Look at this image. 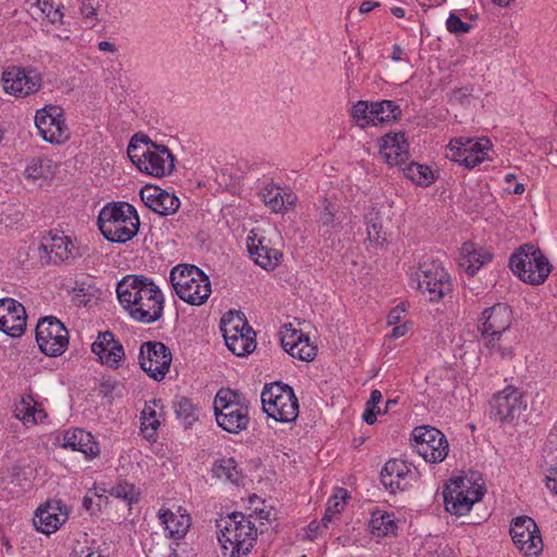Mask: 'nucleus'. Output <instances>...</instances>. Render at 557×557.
<instances>
[{
    "label": "nucleus",
    "instance_id": "052dcab7",
    "mask_svg": "<svg viewBox=\"0 0 557 557\" xmlns=\"http://www.w3.org/2000/svg\"><path fill=\"white\" fill-rule=\"evenodd\" d=\"M382 401V393L379 389H373L371 392L370 398L367 401L371 407H377V405Z\"/></svg>",
    "mask_w": 557,
    "mask_h": 557
},
{
    "label": "nucleus",
    "instance_id": "774afa93",
    "mask_svg": "<svg viewBox=\"0 0 557 557\" xmlns=\"http://www.w3.org/2000/svg\"><path fill=\"white\" fill-rule=\"evenodd\" d=\"M549 440L552 443L557 445V421H556V424L554 425L553 430L549 433Z\"/></svg>",
    "mask_w": 557,
    "mask_h": 557
},
{
    "label": "nucleus",
    "instance_id": "f8f14e48",
    "mask_svg": "<svg viewBox=\"0 0 557 557\" xmlns=\"http://www.w3.org/2000/svg\"><path fill=\"white\" fill-rule=\"evenodd\" d=\"M418 288L430 301H438L451 292V281L436 262H424L417 272Z\"/></svg>",
    "mask_w": 557,
    "mask_h": 557
},
{
    "label": "nucleus",
    "instance_id": "bb28decb",
    "mask_svg": "<svg viewBox=\"0 0 557 557\" xmlns=\"http://www.w3.org/2000/svg\"><path fill=\"white\" fill-rule=\"evenodd\" d=\"M281 344L288 355L301 361H311L317 355V347L310 344L309 337L296 329L285 327Z\"/></svg>",
    "mask_w": 557,
    "mask_h": 557
},
{
    "label": "nucleus",
    "instance_id": "69168bd1",
    "mask_svg": "<svg viewBox=\"0 0 557 557\" xmlns=\"http://www.w3.org/2000/svg\"><path fill=\"white\" fill-rule=\"evenodd\" d=\"M417 1L424 9H430V8H433V7H438L443 2H445V0H417Z\"/></svg>",
    "mask_w": 557,
    "mask_h": 557
},
{
    "label": "nucleus",
    "instance_id": "3c124183",
    "mask_svg": "<svg viewBox=\"0 0 557 557\" xmlns=\"http://www.w3.org/2000/svg\"><path fill=\"white\" fill-rule=\"evenodd\" d=\"M347 491L343 487H337L334 494L329 498L326 505L335 512H341L346 506Z\"/></svg>",
    "mask_w": 557,
    "mask_h": 557
},
{
    "label": "nucleus",
    "instance_id": "9d476101",
    "mask_svg": "<svg viewBox=\"0 0 557 557\" xmlns=\"http://www.w3.org/2000/svg\"><path fill=\"white\" fill-rule=\"evenodd\" d=\"M416 451L429 463H440L449 451L446 436L436 428L430 425L417 426L412 431Z\"/></svg>",
    "mask_w": 557,
    "mask_h": 557
},
{
    "label": "nucleus",
    "instance_id": "58836bf2",
    "mask_svg": "<svg viewBox=\"0 0 557 557\" xmlns=\"http://www.w3.org/2000/svg\"><path fill=\"white\" fill-rule=\"evenodd\" d=\"M212 471L219 479H224L233 484H239L242 481V473L237 469L234 458H222L215 461Z\"/></svg>",
    "mask_w": 557,
    "mask_h": 557
},
{
    "label": "nucleus",
    "instance_id": "39448f33",
    "mask_svg": "<svg viewBox=\"0 0 557 557\" xmlns=\"http://www.w3.org/2000/svg\"><path fill=\"white\" fill-rule=\"evenodd\" d=\"M170 282L177 297L191 306L205 304L211 294L208 275L193 264L175 265L171 270Z\"/></svg>",
    "mask_w": 557,
    "mask_h": 557
},
{
    "label": "nucleus",
    "instance_id": "423d86ee",
    "mask_svg": "<svg viewBox=\"0 0 557 557\" xmlns=\"http://www.w3.org/2000/svg\"><path fill=\"white\" fill-rule=\"evenodd\" d=\"M509 267L515 275L530 285H541L552 271L548 259L533 244L520 246L510 257Z\"/></svg>",
    "mask_w": 557,
    "mask_h": 557
},
{
    "label": "nucleus",
    "instance_id": "cd10ccee",
    "mask_svg": "<svg viewBox=\"0 0 557 557\" xmlns=\"http://www.w3.org/2000/svg\"><path fill=\"white\" fill-rule=\"evenodd\" d=\"M158 518L160 523L164 527L166 536L174 540L183 539L191 525L190 516L187 510L181 506L176 508V511L164 507L160 508Z\"/></svg>",
    "mask_w": 557,
    "mask_h": 557
},
{
    "label": "nucleus",
    "instance_id": "c03bdc74",
    "mask_svg": "<svg viewBox=\"0 0 557 557\" xmlns=\"http://www.w3.org/2000/svg\"><path fill=\"white\" fill-rule=\"evenodd\" d=\"M483 347L487 350V354L490 356H495L500 359H507L512 357V349L511 347L503 346L500 344V337L502 336H492V335H485L481 336Z\"/></svg>",
    "mask_w": 557,
    "mask_h": 557
},
{
    "label": "nucleus",
    "instance_id": "1a4fd4ad",
    "mask_svg": "<svg viewBox=\"0 0 557 557\" xmlns=\"http://www.w3.org/2000/svg\"><path fill=\"white\" fill-rule=\"evenodd\" d=\"M484 492L481 484L465 478L454 479L443 492L445 509L451 515L465 516L482 499Z\"/></svg>",
    "mask_w": 557,
    "mask_h": 557
},
{
    "label": "nucleus",
    "instance_id": "680f3d73",
    "mask_svg": "<svg viewBox=\"0 0 557 557\" xmlns=\"http://www.w3.org/2000/svg\"><path fill=\"white\" fill-rule=\"evenodd\" d=\"M391 58L393 61H396V62L403 61L404 60V49L399 45H394Z\"/></svg>",
    "mask_w": 557,
    "mask_h": 557
},
{
    "label": "nucleus",
    "instance_id": "4be33fe9",
    "mask_svg": "<svg viewBox=\"0 0 557 557\" xmlns=\"http://www.w3.org/2000/svg\"><path fill=\"white\" fill-rule=\"evenodd\" d=\"M24 306L13 298L0 299V331L11 337H20L26 329Z\"/></svg>",
    "mask_w": 557,
    "mask_h": 557
},
{
    "label": "nucleus",
    "instance_id": "dca6fc26",
    "mask_svg": "<svg viewBox=\"0 0 557 557\" xmlns=\"http://www.w3.org/2000/svg\"><path fill=\"white\" fill-rule=\"evenodd\" d=\"M140 368L153 380L161 381L170 370L171 350L161 342L144 343L139 350Z\"/></svg>",
    "mask_w": 557,
    "mask_h": 557
},
{
    "label": "nucleus",
    "instance_id": "6e6552de",
    "mask_svg": "<svg viewBox=\"0 0 557 557\" xmlns=\"http://www.w3.org/2000/svg\"><path fill=\"white\" fill-rule=\"evenodd\" d=\"M221 332L227 348L234 355L244 357L255 350V333L239 312L230 311L222 317Z\"/></svg>",
    "mask_w": 557,
    "mask_h": 557
},
{
    "label": "nucleus",
    "instance_id": "49530a36",
    "mask_svg": "<svg viewBox=\"0 0 557 557\" xmlns=\"http://www.w3.org/2000/svg\"><path fill=\"white\" fill-rule=\"evenodd\" d=\"M159 425L160 421L157 418L156 410L150 405H146L141 412V432L145 437L152 438Z\"/></svg>",
    "mask_w": 557,
    "mask_h": 557
},
{
    "label": "nucleus",
    "instance_id": "b1692460",
    "mask_svg": "<svg viewBox=\"0 0 557 557\" xmlns=\"http://www.w3.org/2000/svg\"><path fill=\"white\" fill-rule=\"evenodd\" d=\"M91 351L102 364L111 369H119L125 358L123 345L109 331L99 333L91 345Z\"/></svg>",
    "mask_w": 557,
    "mask_h": 557
},
{
    "label": "nucleus",
    "instance_id": "37998d69",
    "mask_svg": "<svg viewBox=\"0 0 557 557\" xmlns=\"http://www.w3.org/2000/svg\"><path fill=\"white\" fill-rule=\"evenodd\" d=\"M51 161L49 159L34 158L32 159L24 174L27 180L37 181L39 178H46L51 173Z\"/></svg>",
    "mask_w": 557,
    "mask_h": 557
},
{
    "label": "nucleus",
    "instance_id": "473e14b6",
    "mask_svg": "<svg viewBox=\"0 0 557 557\" xmlns=\"http://www.w3.org/2000/svg\"><path fill=\"white\" fill-rule=\"evenodd\" d=\"M492 255L482 248L475 249L473 244L465 243L460 250V265L469 275H474L480 268L490 262Z\"/></svg>",
    "mask_w": 557,
    "mask_h": 557
},
{
    "label": "nucleus",
    "instance_id": "f3484780",
    "mask_svg": "<svg viewBox=\"0 0 557 557\" xmlns=\"http://www.w3.org/2000/svg\"><path fill=\"white\" fill-rule=\"evenodd\" d=\"M515 546L528 557L537 556L543 549V541L535 521L528 517H517L510 525Z\"/></svg>",
    "mask_w": 557,
    "mask_h": 557
},
{
    "label": "nucleus",
    "instance_id": "2eb2a0df",
    "mask_svg": "<svg viewBox=\"0 0 557 557\" xmlns=\"http://www.w3.org/2000/svg\"><path fill=\"white\" fill-rule=\"evenodd\" d=\"M451 159L455 162L473 169L488 159V152L492 149L490 139L482 137L476 140L471 138H454L449 143Z\"/></svg>",
    "mask_w": 557,
    "mask_h": 557
},
{
    "label": "nucleus",
    "instance_id": "0eeeda50",
    "mask_svg": "<svg viewBox=\"0 0 557 557\" xmlns=\"http://www.w3.org/2000/svg\"><path fill=\"white\" fill-rule=\"evenodd\" d=\"M261 403L268 417L275 421L288 423L298 417V399L287 384L275 382L267 385L261 393Z\"/></svg>",
    "mask_w": 557,
    "mask_h": 557
},
{
    "label": "nucleus",
    "instance_id": "393cba45",
    "mask_svg": "<svg viewBox=\"0 0 557 557\" xmlns=\"http://www.w3.org/2000/svg\"><path fill=\"white\" fill-rule=\"evenodd\" d=\"M380 154L391 166L401 168L409 160V143L405 133H388L381 138Z\"/></svg>",
    "mask_w": 557,
    "mask_h": 557
},
{
    "label": "nucleus",
    "instance_id": "f257e3e1",
    "mask_svg": "<svg viewBox=\"0 0 557 557\" xmlns=\"http://www.w3.org/2000/svg\"><path fill=\"white\" fill-rule=\"evenodd\" d=\"M122 308L136 322L151 324L160 320L164 310V296L154 281L145 275H125L116 285Z\"/></svg>",
    "mask_w": 557,
    "mask_h": 557
},
{
    "label": "nucleus",
    "instance_id": "c756f323",
    "mask_svg": "<svg viewBox=\"0 0 557 557\" xmlns=\"http://www.w3.org/2000/svg\"><path fill=\"white\" fill-rule=\"evenodd\" d=\"M216 423L228 433L238 434L249 424L248 407L245 404L230 406L223 410L214 411Z\"/></svg>",
    "mask_w": 557,
    "mask_h": 557
},
{
    "label": "nucleus",
    "instance_id": "de8ad7c7",
    "mask_svg": "<svg viewBox=\"0 0 557 557\" xmlns=\"http://www.w3.org/2000/svg\"><path fill=\"white\" fill-rule=\"evenodd\" d=\"M109 493L111 496L120 498L129 505L138 500V492L135 485L125 481L113 485Z\"/></svg>",
    "mask_w": 557,
    "mask_h": 557
},
{
    "label": "nucleus",
    "instance_id": "4d7b16f0",
    "mask_svg": "<svg viewBox=\"0 0 557 557\" xmlns=\"http://www.w3.org/2000/svg\"><path fill=\"white\" fill-rule=\"evenodd\" d=\"M409 331V326L407 323H403V324H396L391 334H389V337L393 338V339H396V338H400L403 336H405L407 334V332Z\"/></svg>",
    "mask_w": 557,
    "mask_h": 557
},
{
    "label": "nucleus",
    "instance_id": "864d4df0",
    "mask_svg": "<svg viewBox=\"0 0 557 557\" xmlns=\"http://www.w3.org/2000/svg\"><path fill=\"white\" fill-rule=\"evenodd\" d=\"M404 312H405V307L403 304L396 306L395 308H393L389 311V313L387 315V323L389 325H396V324L400 323Z\"/></svg>",
    "mask_w": 557,
    "mask_h": 557
},
{
    "label": "nucleus",
    "instance_id": "a18cd8bd",
    "mask_svg": "<svg viewBox=\"0 0 557 557\" xmlns=\"http://www.w3.org/2000/svg\"><path fill=\"white\" fill-rule=\"evenodd\" d=\"M244 404L239 393L230 388H221L214 398V411L223 410L230 406H237Z\"/></svg>",
    "mask_w": 557,
    "mask_h": 557
},
{
    "label": "nucleus",
    "instance_id": "4c0bfd02",
    "mask_svg": "<svg viewBox=\"0 0 557 557\" xmlns=\"http://www.w3.org/2000/svg\"><path fill=\"white\" fill-rule=\"evenodd\" d=\"M34 524L41 533L50 534L59 528L61 520L60 517L52 511L51 506L47 505L45 508L40 507L36 510Z\"/></svg>",
    "mask_w": 557,
    "mask_h": 557
},
{
    "label": "nucleus",
    "instance_id": "9b49d317",
    "mask_svg": "<svg viewBox=\"0 0 557 557\" xmlns=\"http://www.w3.org/2000/svg\"><path fill=\"white\" fill-rule=\"evenodd\" d=\"M36 342L46 356L58 357L69 346V331L57 318H42L36 326Z\"/></svg>",
    "mask_w": 557,
    "mask_h": 557
},
{
    "label": "nucleus",
    "instance_id": "20e7f679",
    "mask_svg": "<svg viewBox=\"0 0 557 557\" xmlns=\"http://www.w3.org/2000/svg\"><path fill=\"white\" fill-rule=\"evenodd\" d=\"M97 225L107 240L124 244L137 235L139 216L128 202H109L100 210Z\"/></svg>",
    "mask_w": 557,
    "mask_h": 557
},
{
    "label": "nucleus",
    "instance_id": "a19ab883",
    "mask_svg": "<svg viewBox=\"0 0 557 557\" xmlns=\"http://www.w3.org/2000/svg\"><path fill=\"white\" fill-rule=\"evenodd\" d=\"M372 101L359 100L350 110V116L362 128L373 126Z\"/></svg>",
    "mask_w": 557,
    "mask_h": 557
},
{
    "label": "nucleus",
    "instance_id": "6ab92c4d",
    "mask_svg": "<svg viewBox=\"0 0 557 557\" xmlns=\"http://www.w3.org/2000/svg\"><path fill=\"white\" fill-rule=\"evenodd\" d=\"M2 83L5 92L15 97H26L41 86V79L36 73L16 66L3 72Z\"/></svg>",
    "mask_w": 557,
    "mask_h": 557
},
{
    "label": "nucleus",
    "instance_id": "5701e85b",
    "mask_svg": "<svg viewBox=\"0 0 557 557\" xmlns=\"http://www.w3.org/2000/svg\"><path fill=\"white\" fill-rule=\"evenodd\" d=\"M414 478L416 473L401 459H389L380 474L381 483L393 494L408 490Z\"/></svg>",
    "mask_w": 557,
    "mask_h": 557
},
{
    "label": "nucleus",
    "instance_id": "4468645a",
    "mask_svg": "<svg viewBox=\"0 0 557 557\" xmlns=\"http://www.w3.org/2000/svg\"><path fill=\"white\" fill-rule=\"evenodd\" d=\"M491 416L502 423H512L527 409V399L516 387L507 386L491 399Z\"/></svg>",
    "mask_w": 557,
    "mask_h": 557
},
{
    "label": "nucleus",
    "instance_id": "f03ea898",
    "mask_svg": "<svg viewBox=\"0 0 557 557\" xmlns=\"http://www.w3.org/2000/svg\"><path fill=\"white\" fill-rule=\"evenodd\" d=\"M218 541L223 557L247 556L256 541L257 528L243 512L234 511L216 521Z\"/></svg>",
    "mask_w": 557,
    "mask_h": 557
},
{
    "label": "nucleus",
    "instance_id": "5fc2aeb1",
    "mask_svg": "<svg viewBox=\"0 0 557 557\" xmlns=\"http://www.w3.org/2000/svg\"><path fill=\"white\" fill-rule=\"evenodd\" d=\"M382 411H381V408L377 406V407H371L369 404H366V410L363 412V420L372 425L375 423L376 421V417L377 414H381Z\"/></svg>",
    "mask_w": 557,
    "mask_h": 557
},
{
    "label": "nucleus",
    "instance_id": "603ef678",
    "mask_svg": "<svg viewBox=\"0 0 557 557\" xmlns=\"http://www.w3.org/2000/svg\"><path fill=\"white\" fill-rule=\"evenodd\" d=\"M382 226L380 223L368 221L367 222V235L368 239L376 246L382 245L385 242V237L381 234Z\"/></svg>",
    "mask_w": 557,
    "mask_h": 557
},
{
    "label": "nucleus",
    "instance_id": "e433bc0d",
    "mask_svg": "<svg viewBox=\"0 0 557 557\" xmlns=\"http://www.w3.org/2000/svg\"><path fill=\"white\" fill-rule=\"evenodd\" d=\"M400 169L408 180L419 186H429L435 181L433 171L425 164L407 161Z\"/></svg>",
    "mask_w": 557,
    "mask_h": 557
},
{
    "label": "nucleus",
    "instance_id": "f704fd0d",
    "mask_svg": "<svg viewBox=\"0 0 557 557\" xmlns=\"http://www.w3.org/2000/svg\"><path fill=\"white\" fill-rule=\"evenodd\" d=\"M16 417L25 424L42 422L47 414L40 404L34 400L32 396L23 397L16 407Z\"/></svg>",
    "mask_w": 557,
    "mask_h": 557
},
{
    "label": "nucleus",
    "instance_id": "412c9836",
    "mask_svg": "<svg viewBox=\"0 0 557 557\" xmlns=\"http://www.w3.org/2000/svg\"><path fill=\"white\" fill-rule=\"evenodd\" d=\"M512 323V311L505 304L486 308L479 319L478 331L481 336H502Z\"/></svg>",
    "mask_w": 557,
    "mask_h": 557
},
{
    "label": "nucleus",
    "instance_id": "ddd939ff",
    "mask_svg": "<svg viewBox=\"0 0 557 557\" xmlns=\"http://www.w3.org/2000/svg\"><path fill=\"white\" fill-rule=\"evenodd\" d=\"M35 124L39 135L47 143L60 145L70 138V129L65 123L62 108L46 106L35 115Z\"/></svg>",
    "mask_w": 557,
    "mask_h": 557
},
{
    "label": "nucleus",
    "instance_id": "338daca9",
    "mask_svg": "<svg viewBox=\"0 0 557 557\" xmlns=\"http://www.w3.org/2000/svg\"><path fill=\"white\" fill-rule=\"evenodd\" d=\"M391 12H392V14H393L394 16H396V17H398V18H403V17H405V15H406V11H405V9H404V8H401V7H393V8L391 9Z\"/></svg>",
    "mask_w": 557,
    "mask_h": 557
},
{
    "label": "nucleus",
    "instance_id": "aec40b11",
    "mask_svg": "<svg viewBox=\"0 0 557 557\" xmlns=\"http://www.w3.org/2000/svg\"><path fill=\"white\" fill-rule=\"evenodd\" d=\"M247 249L255 263L267 271L274 270L283 258V253L272 247L271 240L255 230L250 231L247 237Z\"/></svg>",
    "mask_w": 557,
    "mask_h": 557
},
{
    "label": "nucleus",
    "instance_id": "2f4dec72",
    "mask_svg": "<svg viewBox=\"0 0 557 557\" xmlns=\"http://www.w3.org/2000/svg\"><path fill=\"white\" fill-rule=\"evenodd\" d=\"M318 223L322 227L338 228L346 218L345 209L333 198L324 197L315 205Z\"/></svg>",
    "mask_w": 557,
    "mask_h": 557
},
{
    "label": "nucleus",
    "instance_id": "a211bd4d",
    "mask_svg": "<svg viewBox=\"0 0 557 557\" xmlns=\"http://www.w3.org/2000/svg\"><path fill=\"white\" fill-rule=\"evenodd\" d=\"M39 249L42 250L49 262L59 264L73 261L82 256L79 247L62 231H49L42 236Z\"/></svg>",
    "mask_w": 557,
    "mask_h": 557
},
{
    "label": "nucleus",
    "instance_id": "79ce46f5",
    "mask_svg": "<svg viewBox=\"0 0 557 557\" xmlns=\"http://www.w3.org/2000/svg\"><path fill=\"white\" fill-rule=\"evenodd\" d=\"M174 410L177 418L185 424V428L190 426L197 420V409L187 397L177 398L174 403Z\"/></svg>",
    "mask_w": 557,
    "mask_h": 557
},
{
    "label": "nucleus",
    "instance_id": "0e129e2a",
    "mask_svg": "<svg viewBox=\"0 0 557 557\" xmlns=\"http://www.w3.org/2000/svg\"><path fill=\"white\" fill-rule=\"evenodd\" d=\"M379 2H374V1H363L361 4H360V8H359V11L360 13H369L371 12L374 8L379 7Z\"/></svg>",
    "mask_w": 557,
    "mask_h": 557
},
{
    "label": "nucleus",
    "instance_id": "09e8293b",
    "mask_svg": "<svg viewBox=\"0 0 557 557\" xmlns=\"http://www.w3.org/2000/svg\"><path fill=\"white\" fill-rule=\"evenodd\" d=\"M32 4L37 7L41 13L49 20L50 23H63V12L61 11V7H54L51 0H30Z\"/></svg>",
    "mask_w": 557,
    "mask_h": 557
},
{
    "label": "nucleus",
    "instance_id": "ea45409f",
    "mask_svg": "<svg viewBox=\"0 0 557 557\" xmlns=\"http://www.w3.org/2000/svg\"><path fill=\"white\" fill-rule=\"evenodd\" d=\"M79 13L87 27L94 28L99 22V14L104 7V0H79Z\"/></svg>",
    "mask_w": 557,
    "mask_h": 557
},
{
    "label": "nucleus",
    "instance_id": "6e6d98bb",
    "mask_svg": "<svg viewBox=\"0 0 557 557\" xmlns=\"http://www.w3.org/2000/svg\"><path fill=\"white\" fill-rule=\"evenodd\" d=\"M546 486L557 495V468H553L546 475Z\"/></svg>",
    "mask_w": 557,
    "mask_h": 557
},
{
    "label": "nucleus",
    "instance_id": "8fccbe9b",
    "mask_svg": "<svg viewBox=\"0 0 557 557\" xmlns=\"http://www.w3.org/2000/svg\"><path fill=\"white\" fill-rule=\"evenodd\" d=\"M446 28L451 34L460 35L469 33L471 25L462 22L457 14L450 13L446 20Z\"/></svg>",
    "mask_w": 557,
    "mask_h": 557
},
{
    "label": "nucleus",
    "instance_id": "13d9d810",
    "mask_svg": "<svg viewBox=\"0 0 557 557\" xmlns=\"http://www.w3.org/2000/svg\"><path fill=\"white\" fill-rule=\"evenodd\" d=\"M75 557H103L98 549L90 547L82 548L79 552L73 554Z\"/></svg>",
    "mask_w": 557,
    "mask_h": 557
},
{
    "label": "nucleus",
    "instance_id": "7c9ffc66",
    "mask_svg": "<svg viewBox=\"0 0 557 557\" xmlns=\"http://www.w3.org/2000/svg\"><path fill=\"white\" fill-rule=\"evenodd\" d=\"M260 196L265 206L275 213H285L297 200L293 191L273 183L265 184L260 191Z\"/></svg>",
    "mask_w": 557,
    "mask_h": 557
},
{
    "label": "nucleus",
    "instance_id": "72a5a7b5",
    "mask_svg": "<svg viewBox=\"0 0 557 557\" xmlns=\"http://www.w3.org/2000/svg\"><path fill=\"white\" fill-rule=\"evenodd\" d=\"M369 528L373 536L384 537L388 535H395L398 525L394 513L383 510H375L372 512Z\"/></svg>",
    "mask_w": 557,
    "mask_h": 557
},
{
    "label": "nucleus",
    "instance_id": "c9c22d12",
    "mask_svg": "<svg viewBox=\"0 0 557 557\" xmlns=\"http://www.w3.org/2000/svg\"><path fill=\"white\" fill-rule=\"evenodd\" d=\"M373 126L397 120L401 115V109L392 100L372 101Z\"/></svg>",
    "mask_w": 557,
    "mask_h": 557
},
{
    "label": "nucleus",
    "instance_id": "bf43d9fd",
    "mask_svg": "<svg viewBox=\"0 0 557 557\" xmlns=\"http://www.w3.org/2000/svg\"><path fill=\"white\" fill-rule=\"evenodd\" d=\"M339 516L338 512H335L334 510H332L327 505H326V508H325V512L321 519V522L323 524L324 528L327 527V524L335 518H337Z\"/></svg>",
    "mask_w": 557,
    "mask_h": 557
},
{
    "label": "nucleus",
    "instance_id": "7ed1b4c3",
    "mask_svg": "<svg viewBox=\"0 0 557 557\" xmlns=\"http://www.w3.org/2000/svg\"><path fill=\"white\" fill-rule=\"evenodd\" d=\"M128 156L139 171L154 177L170 175L175 169V158L164 145L152 141L147 135L136 134L132 137Z\"/></svg>",
    "mask_w": 557,
    "mask_h": 557
},
{
    "label": "nucleus",
    "instance_id": "a878e982",
    "mask_svg": "<svg viewBox=\"0 0 557 557\" xmlns=\"http://www.w3.org/2000/svg\"><path fill=\"white\" fill-rule=\"evenodd\" d=\"M140 198L145 205L160 215H169L175 213L180 206V199L158 186L146 185L140 190Z\"/></svg>",
    "mask_w": 557,
    "mask_h": 557
},
{
    "label": "nucleus",
    "instance_id": "e2e57ef3",
    "mask_svg": "<svg viewBox=\"0 0 557 557\" xmlns=\"http://www.w3.org/2000/svg\"><path fill=\"white\" fill-rule=\"evenodd\" d=\"M98 49L103 52L114 53L116 51V47L114 44L103 40L98 44Z\"/></svg>",
    "mask_w": 557,
    "mask_h": 557
},
{
    "label": "nucleus",
    "instance_id": "c85d7f7f",
    "mask_svg": "<svg viewBox=\"0 0 557 557\" xmlns=\"http://www.w3.org/2000/svg\"><path fill=\"white\" fill-rule=\"evenodd\" d=\"M61 446L73 451H79L87 459H92L100 453L99 444L92 434L78 428L66 430L63 433Z\"/></svg>",
    "mask_w": 557,
    "mask_h": 557
}]
</instances>
